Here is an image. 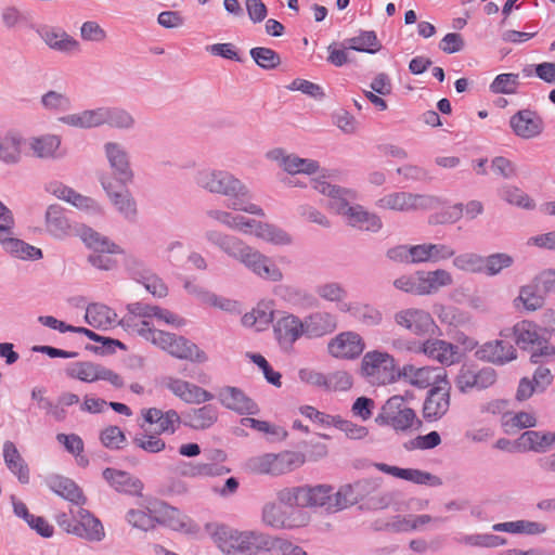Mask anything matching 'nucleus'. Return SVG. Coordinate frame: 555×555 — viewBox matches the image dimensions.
<instances>
[{
	"instance_id": "f257e3e1",
	"label": "nucleus",
	"mask_w": 555,
	"mask_h": 555,
	"mask_svg": "<svg viewBox=\"0 0 555 555\" xmlns=\"http://www.w3.org/2000/svg\"><path fill=\"white\" fill-rule=\"evenodd\" d=\"M194 183L205 192L228 198V208L258 217H264L263 209L251 203L248 186L232 172L216 168H202L194 175Z\"/></svg>"
},
{
	"instance_id": "f03ea898",
	"label": "nucleus",
	"mask_w": 555,
	"mask_h": 555,
	"mask_svg": "<svg viewBox=\"0 0 555 555\" xmlns=\"http://www.w3.org/2000/svg\"><path fill=\"white\" fill-rule=\"evenodd\" d=\"M205 238L229 258L243 264L256 276L270 282L283 280V272L270 257L246 244L237 236L218 230H208L205 232Z\"/></svg>"
},
{
	"instance_id": "7ed1b4c3",
	"label": "nucleus",
	"mask_w": 555,
	"mask_h": 555,
	"mask_svg": "<svg viewBox=\"0 0 555 555\" xmlns=\"http://www.w3.org/2000/svg\"><path fill=\"white\" fill-rule=\"evenodd\" d=\"M312 188L331 198L330 206L339 215L346 216L351 227L360 230L378 232L383 222L374 214L366 211L360 205H351L356 199V193L349 189L332 185L324 180H312Z\"/></svg>"
},
{
	"instance_id": "20e7f679",
	"label": "nucleus",
	"mask_w": 555,
	"mask_h": 555,
	"mask_svg": "<svg viewBox=\"0 0 555 555\" xmlns=\"http://www.w3.org/2000/svg\"><path fill=\"white\" fill-rule=\"evenodd\" d=\"M61 121L65 125L91 129L107 126L120 131H132L137 127L133 114L122 106H99L79 113L63 116Z\"/></svg>"
},
{
	"instance_id": "39448f33",
	"label": "nucleus",
	"mask_w": 555,
	"mask_h": 555,
	"mask_svg": "<svg viewBox=\"0 0 555 555\" xmlns=\"http://www.w3.org/2000/svg\"><path fill=\"white\" fill-rule=\"evenodd\" d=\"M214 542L224 555H258L264 533L237 530L227 525H207Z\"/></svg>"
},
{
	"instance_id": "423d86ee",
	"label": "nucleus",
	"mask_w": 555,
	"mask_h": 555,
	"mask_svg": "<svg viewBox=\"0 0 555 555\" xmlns=\"http://www.w3.org/2000/svg\"><path fill=\"white\" fill-rule=\"evenodd\" d=\"M400 369L390 353L372 350L363 356L360 373L369 384L385 386L400 379Z\"/></svg>"
},
{
	"instance_id": "0eeeda50",
	"label": "nucleus",
	"mask_w": 555,
	"mask_h": 555,
	"mask_svg": "<svg viewBox=\"0 0 555 555\" xmlns=\"http://www.w3.org/2000/svg\"><path fill=\"white\" fill-rule=\"evenodd\" d=\"M375 422L382 426H390L397 431H406L415 422L418 423V420L403 397L393 396L382 406Z\"/></svg>"
},
{
	"instance_id": "6e6552de",
	"label": "nucleus",
	"mask_w": 555,
	"mask_h": 555,
	"mask_svg": "<svg viewBox=\"0 0 555 555\" xmlns=\"http://www.w3.org/2000/svg\"><path fill=\"white\" fill-rule=\"evenodd\" d=\"M157 335L159 336L158 347L177 359L189 360L197 363H204L208 360L205 351L183 336H178L168 332Z\"/></svg>"
},
{
	"instance_id": "1a4fd4ad",
	"label": "nucleus",
	"mask_w": 555,
	"mask_h": 555,
	"mask_svg": "<svg viewBox=\"0 0 555 555\" xmlns=\"http://www.w3.org/2000/svg\"><path fill=\"white\" fill-rule=\"evenodd\" d=\"M150 511L155 513L157 525L166 526L185 534H197L199 532V526L195 521L163 501L151 503Z\"/></svg>"
},
{
	"instance_id": "9d476101",
	"label": "nucleus",
	"mask_w": 555,
	"mask_h": 555,
	"mask_svg": "<svg viewBox=\"0 0 555 555\" xmlns=\"http://www.w3.org/2000/svg\"><path fill=\"white\" fill-rule=\"evenodd\" d=\"M261 519L264 525L276 530H289L302 527L308 517L300 511H287L276 502H268L262 507Z\"/></svg>"
},
{
	"instance_id": "9b49d317",
	"label": "nucleus",
	"mask_w": 555,
	"mask_h": 555,
	"mask_svg": "<svg viewBox=\"0 0 555 555\" xmlns=\"http://www.w3.org/2000/svg\"><path fill=\"white\" fill-rule=\"evenodd\" d=\"M103 151L116 182L122 186L131 183L134 173L126 147L119 142L109 141L104 143Z\"/></svg>"
},
{
	"instance_id": "f8f14e48",
	"label": "nucleus",
	"mask_w": 555,
	"mask_h": 555,
	"mask_svg": "<svg viewBox=\"0 0 555 555\" xmlns=\"http://www.w3.org/2000/svg\"><path fill=\"white\" fill-rule=\"evenodd\" d=\"M400 379L413 387L425 389L446 382L448 375L441 366L416 367L413 364H404L400 369Z\"/></svg>"
},
{
	"instance_id": "ddd939ff",
	"label": "nucleus",
	"mask_w": 555,
	"mask_h": 555,
	"mask_svg": "<svg viewBox=\"0 0 555 555\" xmlns=\"http://www.w3.org/2000/svg\"><path fill=\"white\" fill-rule=\"evenodd\" d=\"M397 326L415 336H425L434 331L435 321L431 314L418 308H405L393 314Z\"/></svg>"
},
{
	"instance_id": "4468645a",
	"label": "nucleus",
	"mask_w": 555,
	"mask_h": 555,
	"mask_svg": "<svg viewBox=\"0 0 555 555\" xmlns=\"http://www.w3.org/2000/svg\"><path fill=\"white\" fill-rule=\"evenodd\" d=\"M450 390L448 379L428 390L423 404V417L427 422L438 421L447 414L450 408Z\"/></svg>"
},
{
	"instance_id": "2eb2a0df",
	"label": "nucleus",
	"mask_w": 555,
	"mask_h": 555,
	"mask_svg": "<svg viewBox=\"0 0 555 555\" xmlns=\"http://www.w3.org/2000/svg\"><path fill=\"white\" fill-rule=\"evenodd\" d=\"M365 349V343L360 334L347 331L332 338L327 344L328 353L337 359L353 360Z\"/></svg>"
},
{
	"instance_id": "dca6fc26",
	"label": "nucleus",
	"mask_w": 555,
	"mask_h": 555,
	"mask_svg": "<svg viewBox=\"0 0 555 555\" xmlns=\"http://www.w3.org/2000/svg\"><path fill=\"white\" fill-rule=\"evenodd\" d=\"M75 524H68L66 531L89 541L99 542L105 537L104 528L101 521L90 514L89 511L78 507L76 512L72 511Z\"/></svg>"
},
{
	"instance_id": "f3484780",
	"label": "nucleus",
	"mask_w": 555,
	"mask_h": 555,
	"mask_svg": "<svg viewBox=\"0 0 555 555\" xmlns=\"http://www.w3.org/2000/svg\"><path fill=\"white\" fill-rule=\"evenodd\" d=\"M36 33L51 50L61 53H75L80 51L79 41L61 27L40 25L36 28Z\"/></svg>"
},
{
	"instance_id": "a211bd4d",
	"label": "nucleus",
	"mask_w": 555,
	"mask_h": 555,
	"mask_svg": "<svg viewBox=\"0 0 555 555\" xmlns=\"http://www.w3.org/2000/svg\"><path fill=\"white\" fill-rule=\"evenodd\" d=\"M217 397L221 405L240 415H255L259 413L258 404L237 387H222Z\"/></svg>"
},
{
	"instance_id": "6ab92c4d",
	"label": "nucleus",
	"mask_w": 555,
	"mask_h": 555,
	"mask_svg": "<svg viewBox=\"0 0 555 555\" xmlns=\"http://www.w3.org/2000/svg\"><path fill=\"white\" fill-rule=\"evenodd\" d=\"M273 333L280 347L289 350L304 336L302 320L291 313L283 315L274 323Z\"/></svg>"
},
{
	"instance_id": "aec40b11",
	"label": "nucleus",
	"mask_w": 555,
	"mask_h": 555,
	"mask_svg": "<svg viewBox=\"0 0 555 555\" xmlns=\"http://www.w3.org/2000/svg\"><path fill=\"white\" fill-rule=\"evenodd\" d=\"M100 182L112 204L128 220L137 216V203L128 190L117 191L114 182L108 176H101Z\"/></svg>"
},
{
	"instance_id": "412c9836",
	"label": "nucleus",
	"mask_w": 555,
	"mask_h": 555,
	"mask_svg": "<svg viewBox=\"0 0 555 555\" xmlns=\"http://www.w3.org/2000/svg\"><path fill=\"white\" fill-rule=\"evenodd\" d=\"M166 387L188 404H201L214 399V395L208 390L183 379L169 377Z\"/></svg>"
},
{
	"instance_id": "4be33fe9",
	"label": "nucleus",
	"mask_w": 555,
	"mask_h": 555,
	"mask_svg": "<svg viewBox=\"0 0 555 555\" xmlns=\"http://www.w3.org/2000/svg\"><path fill=\"white\" fill-rule=\"evenodd\" d=\"M476 357L486 362L504 365L517 358V351L511 343L495 339L480 346Z\"/></svg>"
},
{
	"instance_id": "5701e85b",
	"label": "nucleus",
	"mask_w": 555,
	"mask_h": 555,
	"mask_svg": "<svg viewBox=\"0 0 555 555\" xmlns=\"http://www.w3.org/2000/svg\"><path fill=\"white\" fill-rule=\"evenodd\" d=\"M428 197L408 192H395L385 195L377 202L378 207L397 211H410L427 205Z\"/></svg>"
},
{
	"instance_id": "b1692460",
	"label": "nucleus",
	"mask_w": 555,
	"mask_h": 555,
	"mask_svg": "<svg viewBox=\"0 0 555 555\" xmlns=\"http://www.w3.org/2000/svg\"><path fill=\"white\" fill-rule=\"evenodd\" d=\"M509 125L515 134L522 139L535 138L544 129L542 118L529 109L519 111L513 115Z\"/></svg>"
},
{
	"instance_id": "393cba45",
	"label": "nucleus",
	"mask_w": 555,
	"mask_h": 555,
	"mask_svg": "<svg viewBox=\"0 0 555 555\" xmlns=\"http://www.w3.org/2000/svg\"><path fill=\"white\" fill-rule=\"evenodd\" d=\"M304 336L312 339L333 333L337 327L335 315L325 311L310 313L302 320Z\"/></svg>"
},
{
	"instance_id": "a878e982",
	"label": "nucleus",
	"mask_w": 555,
	"mask_h": 555,
	"mask_svg": "<svg viewBox=\"0 0 555 555\" xmlns=\"http://www.w3.org/2000/svg\"><path fill=\"white\" fill-rule=\"evenodd\" d=\"M46 190L57 198L70 203L78 209L92 211H99L101 209L96 201L77 193L75 190L62 182L51 181L47 184Z\"/></svg>"
},
{
	"instance_id": "bb28decb",
	"label": "nucleus",
	"mask_w": 555,
	"mask_h": 555,
	"mask_svg": "<svg viewBox=\"0 0 555 555\" xmlns=\"http://www.w3.org/2000/svg\"><path fill=\"white\" fill-rule=\"evenodd\" d=\"M141 413L145 423L157 426L155 429L156 435L173 434L182 423V416L176 410L163 412L159 409L150 408L143 409Z\"/></svg>"
},
{
	"instance_id": "cd10ccee",
	"label": "nucleus",
	"mask_w": 555,
	"mask_h": 555,
	"mask_svg": "<svg viewBox=\"0 0 555 555\" xmlns=\"http://www.w3.org/2000/svg\"><path fill=\"white\" fill-rule=\"evenodd\" d=\"M428 358L438 361L442 365H451L456 362L459 347L442 339L431 338L424 341L418 349Z\"/></svg>"
},
{
	"instance_id": "c85d7f7f",
	"label": "nucleus",
	"mask_w": 555,
	"mask_h": 555,
	"mask_svg": "<svg viewBox=\"0 0 555 555\" xmlns=\"http://www.w3.org/2000/svg\"><path fill=\"white\" fill-rule=\"evenodd\" d=\"M103 478L118 492L140 496L143 483L127 472L107 467L103 470Z\"/></svg>"
},
{
	"instance_id": "c756f323",
	"label": "nucleus",
	"mask_w": 555,
	"mask_h": 555,
	"mask_svg": "<svg viewBox=\"0 0 555 555\" xmlns=\"http://www.w3.org/2000/svg\"><path fill=\"white\" fill-rule=\"evenodd\" d=\"M453 276L446 269L434 271H418L420 296H427L438 293L442 287L453 285Z\"/></svg>"
},
{
	"instance_id": "7c9ffc66",
	"label": "nucleus",
	"mask_w": 555,
	"mask_h": 555,
	"mask_svg": "<svg viewBox=\"0 0 555 555\" xmlns=\"http://www.w3.org/2000/svg\"><path fill=\"white\" fill-rule=\"evenodd\" d=\"M218 409L212 404L190 409L182 414L184 426L195 430L210 428L218 421Z\"/></svg>"
},
{
	"instance_id": "2f4dec72",
	"label": "nucleus",
	"mask_w": 555,
	"mask_h": 555,
	"mask_svg": "<svg viewBox=\"0 0 555 555\" xmlns=\"http://www.w3.org/2000/svg\"><path fill=\"white\" fill-rule=\"evenodd\" d=\"M128 268L134 275H138V281L141 282L145 289L155 297H165L168 294L166 284L155 274L151 273L150 270L145 269L144 264L137 260L130 259L128 261Z\"/></svg>"
},
{
	"instance_id": "473e14b6",
	"label": "nucleus",
	"mask_w": 555,
	"mask_h": 555,
	"mask_svg": "<svg viewBox=\"0 0 555 555\" xmlns=\"http://www.w3.org/2000/svg\"><path fill=\"white\" fill-rule=\"evenodd\" d=\"M511 333L515 336V341L521 349L542 344V336L539 333V328L531 321L524 320L518 322L512 330L501 332L500 335L508 337Z\"/></svg>"
},
{
	"instance_id": "72a5a7b5",
	"label": "nucleus",
	"mask_w": 555,
	"mask_h": 555,
	"mask_svg": "<svg viewBox=\"0 0 555 555\" xmlns=\"http://www.w3.org/2000/svg\"><path fill=\"white\" fill-rule=\"evenodd\" d=\"M50 490L63 499L77 505L85 503V496L79 487L69 478L54 475L46 479Z\"/></svg>"
},
{
	"instance_id": "f704fd0d",
	"label": "nucleus",
	"mask_w": 555,
	"mask_h": 555,
	"mask_svg": "<svg viewBox=\"0 0 555 555\" xmlns=\"http://www.w3.org/2000/svg\"><path fill=\"white\" fill-rule=\"evenodd\" d=\"M333 488L326 485L302 486V507H325L327 511L333 509Z\"/></svg>"
},
{
	"instance_id": "c9c22d12",
	"label": "nucleus",
	"mask_w": 555,
	"mask_h": 555,
	"mask_svg": "<svg viewBox=\"0 0 555 555\" xmlns=\"http://www.w3.org/2000/svg\"><path fill=\"white\" fill-rule=\"evenodd\" d=\"M86 322L101 330H106L116 324V312L103 304H90L86 309Z\"/></svg>"
},
{
	"instance_id": "e433bc0d",
	"label": "nucleus",
	"mask_w": 555,
	"mask_h": 555,
	"mask_svg": "<svg viewBox=\"0 0 555 555\" xmlns=\"http://www.w3.org/2000/svg\"><path fill=\"white\" fill-rule=\"evenodd\" d=\"M492 529L493 531L513 534L539 535L546 532L547 526L539 521L520 519L494 524Z\"/></svg>"
},
{
	"instance_id": "4c0bfd02",
	"label": "nucleus",
	"mask_w": 555,
	"mask_h": 555,
	"mask_svg": "<svg viewBox=\"0 0 555 555\" xmlns=\"http://www.w3.org/2000/svg\"><path fill=\"white\" fill-rule=\"evenodd\" d=\"M3 457L8 468L17 476L22 483L29 481V470L24 460L22 459L18 450L11 441H5L3 444Z\"/></svg>"
},
{
	"instance_id": "58836bf2",
	"label": "nucleus",
	"mask_w": 555,
	"mask_h": 555,
	"mask_svg": "<svg viewBox=\"0 0 555 555\" xmlns=\"http://www.w3.org/2000/svg\"><path fill=\"white\" fill-rule=\"evenodd\" d=\"M22 138L18 133L8 131L0 133V160L4 164H16L21 159Z\"/></svg>"
},
{
	"instance_id": "ea45409f",
	"label": "nucleus",
	"mask_w": 555,
	"mask_h": 555,
	"mask_svg": "<svg viewBox=\"0 0 555 555\" xmlns=\"http://www.w3.org/2000/svg\"><path fill=\"white\" fill-rule=\"evenodd\" d=\"M349 50L374 54L382 49V43L374 30H361L357 36L344 40Z\"/></svg>"
},
{
	"instance_id": "a19ab883",
	"label": "nucleus",
	"mask_w": 555,
	"mask_h": 555,
	"mask_svg": "<svg viewBox=\"0 0 555 555\" xmlns=\"http://www.w3.org/2000/svg\"><path fill=\"white\" fill-rule=\"evenodd\" d=\"M46 225L50 234L64 237L69 233L70 224L60 205H50L46 211Z\"/></svg>"
},
{
	"instance_id": "79ce46f5",
	"label": "nucleus",
	"mask_w": 555,
	"mask_h": 555,
	"mask_svg": "<svg viewBox=\"0 0 555 555\" xmlns=\"http://www.w3.org/2000/svg\"><path fill=\"white\" fill-rule=\"evenodd\" d=\"M359 323L365 326H377L383 321V313L370 304L346 305L344 309Z\"/></svg>"
},
{
	"instance_id": "37998d69",
	"label": "nucleus",
	"mask_w": 555,
	"mask_h": 555,
	"mask_svg": "<svg viewBox=\"0 0 555 555\" xmlns=\"http://www.w3.org/2000/svg\"><path fill=\"white\" fill-rule=\"evenodd\" d=\"M117 324L133 334H138L156 346H158L159 337L157 334H164V331L153 328L149 321L137 320L133 317H124Z\"/></svg>"
},
{
	"instance_id": "c03bdc74",
	"label": "nucleus",
	"mask_w": 555,
	"mask_h": 555,
	"mask_svg": "<svg viewBox=\"0 0 555 555\" xmlns=\"http://www.w3.org/2000/svg\"><path fill=\"white\" fill-rule=\"evenodd\" d=\"M102 366L103 365L90 361L75 362L66 369V374L70 378H76L85 383H94L100 380Z\"/></svg>"
},
{
	"instance_id": "a18cd8bd",
	"label": "nucleus",
	"mask_w": 555,
	"mask_h": 555,
	"mask_svg": "<svg viewBox=\"0 0 555 555\" xmlns=\"http://www.w3.org/2000/svg\"><path fill=\"white\" fill-rule=\"evenodd\" d=\"M81 238L94 253L122 254V249L117 244L90 228L82 231Z\"/></svg>"
},
{
	"instance_id": "49530a36",
	"label": "nucleus",
	"mask_w": 555,
	"mask_h": 555,
	"mask_svg": "<svg viewBox=\"0 0 555 555\" xmlns=\"http://www.w3.org/2000/svg\"><path fill=\"white\" fill-rule=\"evenodd\" d=\"M261 551H269L273 555H307L306 551L283 538H272L264 534Z\"/></svg>"
},
{
	"instance_id": "de8ad7c7",
	"label": "nucleus",
	"mask_w": 555,
	"mask_h": 555,
	"mask_svg": "<svg viewBox=\"0 0 555 555\" xmlns=\"http://www.w3.org/2000/svg\"><path fill=\"white\" fill-rule=\"evenodd\" d=\"M362 488L361 482L340 487V489L333 494V509L339 511L358 503L363 495Z\"/></svg>"
},
{
	"instance_id": "09e8293b",
	"label": "nucleus",
	"mask_w": 555,
	"mask_h": 555,
	"mask_svg": "<svg viewBox=\"0 0 555 555\" xmlns=\"http://www.w3.org/2000/svg\"><path fill=\"white\" fill-rule=\"evenodd\" d=\"M501 425L506 434H514L520 429L531 428L537 425V417L532 413L518 412L505 414L501 417Z\"/></svg>"
},
{
	"instance_id": "8fccbe9b",
	"label": "nucleus",
	"mask_w": 555,
	"mask_h": 555,
	"mask_svg": "<svg viewBox=\"0 0 555 555\" xmlns=\"http://www.w3.org/2000/svg\"><path fill=\"white\" fill-rule=\"evenodd\" d=\"M273 476H280L300 467L305 463V456L298 452H282L273 454Z\"/></svg>"
},
{
	"instance_id": "3c124183",
	"label": "nucleus",
	"mask_w": 555,
	"mask_h": 555,
	"mask_svg": "<svg viewBox=\"0 0 555 555\" xmlns=\"http://www.w3.org/2000/svg\"><path fill=\"white\" fill-rule=\"evenodd\" d=\"M3 245L7 251L23 260H38L42 258V251L33 245L18 238H5Z\"/></svg>"
},
{
	"instance_id": "603ef678",
	"label": "nucleus",
	"mask_w": 555,
	"mask_h": 555,
	"mask_svg": "<svg viewBox=\"0 0 555 555\" xmlns=\"http://www.w3.org/2000/svg\"><path fill=\"white\" fill-rule=\"evenodd\" d=\"M519 440L528 450L541 452L555 442V434L528 430L520 436Z\"/></svg>"
},
{
	"instance_id": "864d4df0",
	"label": "nucleus",
	"mask_w": 555,
	"mask_h": 555,
	"mask_svg": "<svg viewBox=\"0 0 555 555\" xmlns=\"http://www.w3.org/2000/svg\"><path fill=\"white\" fill-rule=\"evenodd\" d=\"M61 145V139L55 134H46L34 138L30 147L34 153L41 158L55 157L56 151Z\"/></svg>"
},
{
	"instance_id": "5fc2aeb1",
	"label": "nucleus",
	"mask_w": 555,
	"mask_h": 555,
	"mask_svg": "<svg viewBox=\"0 0 555 555\" xmlns=\"http://www.w3.org/2000/svg\"><path fill=\"white\" fill-rule=\"evenodd\" d=\"M500 197L506 203L522 209H533L535 204L522 190L514 185H504L499 190Z\"/></svg>"
},
{
	"instance_id": "6e6d98bb",
	"label": "nucleus",
	"mask_w": 555,
	"mask_h": 555,
	"mask_svg": "<svg viewBox=\"0 0 555 555\" xmlns=\"http://www.w3.org/2000/svg\"><path fill=\"white\" fill-rule=\"evenodd\" d=\"M274 294L293 306L310 305L314 300L310 294L289 285L275 286Z\"/></svg>"
},
{
	"instance_id": "4d7b16f0",
	"label": "nucleus",
	"mask_w": 555,
	"mask_h": 555,
	"mask_svg": "<svg viewBox=\"0 0 555 555\" xmlns=\"http://www.w3.org/2000/svg\"><path fill=\"white\" fill-rule=\"evenodd\" d=\"M224 467L210 463H181L179 472L185 477H205L221 475Z\"/></svg>"
},
{
	"instance_id": "13d9d810",
	"label": "nucleus",
	"mask_w": 555,
	"mask_h": 555,
	"mask_svg": "<svg viewBox=\"0 0 555 555\" xmlns=\"http://www.w3.org/2000/svg\"><path fill=\"white\" fill-rule=\"evenodd\" d=\"M516 300L521 301L525 309L528 311H537L545 304L544 295L539 291L538 285L534 284L520 287Z\"/></svg>"
},
{
	"instance_id": "bf43d9fd",
	"label": "nucleus",
	"mask_w": 555,
	"mask_h": 555,
	"mask_svg": "<svg viewBox=\"0 0 555 555\" xmlns=\"http://www.w3.org/2000/svg\"><path fill=\"white\" fill-rule=\"evenodd\" d=\"M452 264L457 270L469 273L483 272V256L476 253H463L452 258Z\"/></svg>"
},
{
	"instance_id": "052dcab7",
	"label": "nucleus",
	"mask_w": 555,
	"mask_h": 555,
	"mask_svg": "<svg viewBox=\"0 0 555 555\" xmlns=\"http://www.w3.org/2000/svg\"><path fill=\"white\" fill-rule=\"evenodd\" d=\"M151 505L147 507V512L141 509H129L126 514V520L133 528L142 531H149L155 529L157 520L155 513L150 511Z\"/></svg>"
},
{
	"instance_id": "680f3d73",
	"label": "nucleus",
	"mask_w": 555,
	"mask_h": 555,
	"mask_svg": "<svg viewBox=\"0 0 555 555\" xmlns=\"http://www.w3.org/2000/svg\"><path fill=\"white\" fill-rule=\"evenodd\" d=\"M519 75L506 73L498 75L490 83V91L494 94H515L519 87Z\"/></svg>"
},
{
	"instance_id": "e2e57ef3",
	"label": "nucleus",
	"mask_w": 555,
	"mask_h": 555,
	"mask_svg": "<svg viewBox=\"0 0 555 555\" xmlns=\"http://www.w3.org/2000/svg\"><path fill=\"white\" fill-rule=\"evenodd\" d=\"M250 57L262 69L270 70L281 64V56L274 50L264 47H256L249 51Z\"/></svg>"
},
{
	"instance_id": "0e129e2a",
	"label": "nucleus",
	"mask_w": 555,
	"mask_h": 555,
	"mask_svg": "<svg viewBox=\"0 0 555 555\" xmlns=\"http://www.w3.org/2000/svg\"><path fill=\"white\" fill-rule=\"evenodd\" d=\"M40 102L46 109L59 113L67 112L72 107L70 98L64 92L54 90L46 92Z\"/></svg>"
},
{
	"instance_id": "69168bd1",
	"label": "nucleus",
	"mask_w": 555,
	"mask_h": 555,
	"mask_svg": "<svg viewBox=\"0 0 555 555\" xmlns=\"http://www.w3.org/2000/svg\"><path fill=\"white\" fill-rule=\"evenodd\" d=\"M514 259L505 253H495L483 257V272L489 276L499 274L502 270L512 267Z\"/></svg>"
},
{
	"instance_id": "338daca9",
	"label": "nucleus",
	"mask_w": 555,
	"mask_h": 555,
	"mask_svg": "<svg viewBox=\"0 0 555 555\" xmlns=\"http://www.w3.org/2000/svg\"><path fill=\"white\" fill-rule=\"evenodd\" d=\"M400 473V479H404L416 485H429L433 487H439L442 485V481L438 476L421 469L401 468Z\"/></svg>"
},
{
	"instance_id": "774afa93",
	"label": "nucleus",
	"mask_w": 555,
	"mask_h": 555,
	"mask_svg": "<svg viewBox=\"0 0 555 555\" xmlns=\"http://www.w3.org/2000/svg\"><path fill=\"white\" fill-rule=\"evenodd\" d=\"M317 295L331 302H340L347 297L346 288L338 282H326L315 287Z\"/></svg>"
}]
</instances>
